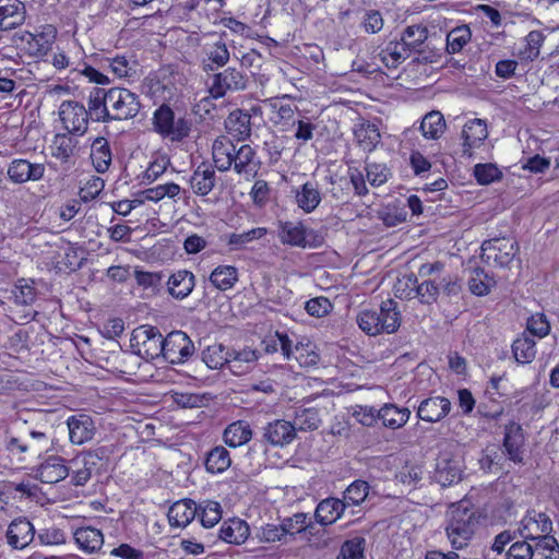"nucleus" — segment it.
<instances>
[{"mask_svg": "<svg viewBox=\"0 0 559 559\" xmlns=\"http://www.w3.org/2000/svg\"><path fill=\"white\" fill-rule=\"evenodd\" d=\"M87 105L91 119L95 122L133 119L141 109L139 96L124 87H94Z\"/></svg>", "mask_w": 559, "mask_h": 559, "instance_id": "obj_1", "label": "nucleus"}, {"mask_svg": "<svg viewBox=\"0 0 559 559\" xmlns=\"http://www.w3.org/2000/svg\"><path fill=\"white\" fill-rule=\"evenodd\" d=\"M358 326L370 336L394 333L401 325V312L393 299L381 302L379 309H362L356 317Z\"/></svg>", "mask_w": 559, "mask_h": 559, "instance_id": "obj_2", "label": "nucleus"}, {"mask_svg": "<svg viewBox=\"0 0 559 559\" xmlns=\"http://www.w3.org/2000/svg\"><path fill=\"white\" fill-rule=\"evenodd\" d=\"M477 520L475 513L467 508H455L451 512L447 535L454 549L466 547L472 539Z\"/></svg>", "mask_w": 559, "mask_h": 559, "instance_id": "obj_3", "label": "nucleus"}, {"mask_svg": "<svg viewBox=\"0 0 559 559\" xmlns=\"http://www.w3.org/2000/svg\"><path fill=\"white\" fill-rule=\"evenodd\" d=\"M153 126L157 133L173 142L182 141L191 131V121L186 117L176 119L174 110L165 104L155 110Z\"/></svg>", "mask_w": 559, "mask_h": 559, "instance_id": "obj_4", "label": "nucleus"}, {"mask_svg": "<svg viewBox=\"0 0 559 559\" xmlns=\"http://www.w3.org/2000/svg\"><path fill=\"white\" fill-rule=\"evenodd\" d=\"M278 238L282 243L299 248H318L323 237L313 229H308L301 222H284L280 224Z\"/></svg>", "mask_w": 559, "mask_h": 559, "instance_id": "obj_5", "label": "nucleus"}, {"mask_svg": "<svg viewBox=\"0 0 559 559\" xmlns=\"http://www.w3.org/2000/svg\"><path fill=\"white\" fill-rule=\"evenodd\" d=\"M519 252L518 242L511 237H493L481 243V259L496 265L508 266Z\"/></svg>", "mask_w": 559, "mask_h": 559, "instance_id": "obj_6", "label": "nucleus"}, {"mask_svg": "<svg viewBox=\"0 0 559 559\" xmlns=\"http://www.w3.org/2000/svg\"><path fill=\"white\" fill-rule=\"evenodd\" d=\"M59 117L71 135H83L88 128V107L75 100H63L59 107Z\"/></svg>", "mask_w": 559, "mask_h": 559, "instance_id": "obj_7", "label": "nucleus"}, {"mask_svg": "<svg viewBox=\"0 0 559 559\" xmlns=\"http://www.w3.org/2000/svg\"><path fill=\"white\" fill-rule=\"evenodd\" d=\"M163 357L173 365L185 364L194 354V344L183 331H173L164 338Z\"/></svg>", "mask_w": 559, "mask_h": 559, "instance_id": "obj_8", "label": "nucleus"}, {"mask_svg": "<svg viewBox=\"0 0 559 559\" xmlns=\"http://www.w3.org/2000/svg\"><path fill=\"white\" fill-rule=\"evenodd\" d=\"M247 84V75L241 70L229 67L213 75L209 92L211 97L218 99L228 92L243 91Z\"/></svg>", "mask_w": 559, "mask_h": 559, "instance_id": "obj_9", "label": "nucleus"}, {"mask_svg": "<svg viewBox=\"0 0 559 559\" xmlns=\"http://www.w3.org/2000/svg\"><path fill=\"white\" fill-rule=\"evenodd\" d=\"M164 338L156 326L141 325L133 330L131 343L138 347L139 353L154 359L163 355Z\"/></svg>", "mask_w": 559, "mask_h": 559, "instance_id": "obj_10", "label": "nucleus"}, {"mask_svg": "<svg viewBox=\"0 0 559 559\" xmlns=\"http://www.w3.org/2000/svg\"><path fill=\"white\" fill-rule=\"evenodd\" d=\"M519 532L524 539L538 542L542 536L551 535L552 521L545 512L528 510L520 523Z\"/></svg>", "mask_w": 559, "mask_h": 559, "instance_id": "obj_11", "label": "nucleus"}, {"mask_svg": "<svg viewBox=\"0 0 559 559\" xmlns=\"http://www.w3.org/2000/svg\"><path fill=\"white\" fill-rule=\"evenodd\" d=\"M105 454L104 449L95 451H86L71 460V465L74 467L72 473L71 483L74 486H84L92 477L93 471L97 467L98 462Z\"/></svg>", "mask_w": 559, "mask_h": 559, "instance_id": "obj_12", "label": "nucleus"}, {"mask_svg": "<svg viewBox=\"0 0 559 559\" xmlns=\"http://www.w3.org/2000/svg\"><path fill=\"white\" fill-rule=\"evenodd\" d=\"M524 444L525 436L522 426L513 420L504 425L502 445L510 461L523 464Z\"/></svg>", "mask_w": 559, "mask_h": 559, "instance_id": "obj_13", "label": "nucleus"}, {"mask_svg": "<svg viewBox=\"0 0 559 559\" xmlns=\"http://www.w3.org/2000/svg\"><path fill=\"white\" fill-rule=\"evenodd\" d=\"M296 438V426L290 421L276 419L263 427L262 440L274 447H284Z\"/></svg>", "mask_w": 559, "mask_h": 559, "instance_id": "obj_14", "label": "nucleus"}, {"mask_svg": "<svg viewBox=\"0 0 559 559\" xmlns=\"http://www.w3.org/2000/svg\"><path fill=\"white\" fill-rule=\"evenodd\" d=\"M45 166L39 163H31L27 159H14L8 167V176L14 183L37 181L44 177Z\"/></svg>", "mask_w": 559, "mask_h": 559, "instance_id": "obj_15", "label": "nucleus"}, {"mask_svg": "<svg viewBox=\"0 0 559 559\" xmlns=\"http://www.w3.org/2000/svg\"><path fill=\"white\" fill-rule=\"evenodd\" d=\"M463 155L473 156V151L483 145L488 138L487 124L481 119H473L466 122L462 130Z\"/></svg>", "mask_w": 559, "mask_h": 559, "instance_id": "obj_16", "label": "nucleus"}, {"mask_svg": "<svg viewBox=\"0 0 559 559\" xmlns=\"http://www.w3.org/2000/svg\"><path fill=\"white\" fill-rule=\"evenodd\" d=\"M451 411V402L443 396H431L420 402L417 417L427 423H438L445 418Z\"/></svg>", "mask_w": 559, "mask_h": 559, "instance_id": "obj_17", "label": "nucleus"}, {"mask_svg": "<svg viewBox=\"0 0 559 559\" xmlns=\"http://www.w3.org/2000/svg\"><path fill=\"white\" fill-rule=\"evenodd\" d=\"M69 440L72 444L81 445L93 439L95 425L93 419L85 414L72 415L67 419Z\"/></svg>", "mask_w": 559, "mask_h": 559, "instance_id": "obj_18", "label": "nucleus"}, {"mask_svg": "<svg viewBox=\"0 0 559 559\" xmlns=\"http://www.w3.org/2000/svg\"><path fill=\"white\" fill-rule=\"evenodd\" d=\"M8 544L14 549H23L28 546L35 537L33 524L25 518L13 520L7 531Z\"/></svg>", "mask_w": 559, "mask_h": 559, "instance_id": "obj_19", "label": "nucleus"}, {"mask_svg": "<svg viewBox=\"0 0 559 559\" xmlns=\"http://www.w3.org/2000/svg\"><path fill=\"white\" fill-rule=\"evenodd\" d=\"M26 17L25 4L20 0H0V31L22 25Z\"/></svg>", "mask_w": 559, "mask_h": 559, "instance_id": "obj_20", "label": "nucleus"}, {"mask_svg": "<svg viewBox=\"0 0 559 559\" xmlns=\"http://www.w3.org/2000/svg\"><path fill=\"white\" fill-rule=\"evenodd\" d=\"M70 472L61 456H48L37 468V478L45 484H56L63 480Z\"/></svg>", "mask_w": 559, "mask_h": 559, "instance_id": "obj_21", "label": "nucleus"}, {"mask_svg": "<svg viewBox=\"0 0 559 559\" xmlns=\"http://www.w3.org/2000/svg\"><path fill=\"white\" fill-rule=\"evenodd\" d=\"M194 286L195 276L188 270H178L173 273L167 281V290L169 295L177 300H182L188 297Z\"/></svg>", "mask_w": 559, "mask_h": 559, "instance_id": "obj_22", "label": "nucleus"}, {"mask_svg": "<svg viewBox=\"0 0 559 559\" xmlns=\"http://www.w3.org/2000/svg\"><path fill=\"white\" fill-rule=\"evenodd\" d=\"M223 33L218 40L214 43L205 44L203 51L207 58V61L203 62V70L205 72H212L217 68H222L229 61L230 53L226 43L223 40Z\"/></svg>", "mask_w": 559, "mask_h": 559, "instance_id": "obj_23", "label": "nucleus"}, {"mask_svg": "<svg viewBox=\"0 0 559 559\" xmlns=\"http://www.w3.org/2000/svg\"><path fill=\"white\" fill-rule=\"evenodd\" d=\"M215 170L209 163H201L190 178L192 191L201 197L207 195L215 187Z\"/></svg>", "mask_w": 559, "mask_h": 559, "instance_id": "obj_24", "label": "nucleus"}, {"mask_svg": "<svg viewBox=\"0 0 559 559\" xmlns=\"http://www.w3.org/2000/svg\"><path fill=\"white\" fill-rule=\"evenodd\" d=\"M197 514V503L191 499H182L169 508L167 518L171 526L186 527Z\"/></svg>", "mask_w": 559, "mask_h": 559, "instance_id": "obj_25", "label": "nucleus"}, {"mask_svg": "<svg viewBox=\"0 0 559 559\" xmlns=\"http://www.w3.org/2000/svg\"><path fill=\"white\" fill-rule=\"evenodd\" d=\"M353 132L358 146L368 153L372 152L381 141L378 127L367 120L355 124Z\"/></svg>", "mask_w": 559, "mask_h": 559, "instance_id": "obj_26", "label": "nucleus"}, {"mask_svg": "<svg viewBox=\"0 0 559 559\" xmlns=\"http://www.w3.org/2000/svg\"><path fill=\"white\" fill-rule=\"evenodd\" d=\"M225 128L238 141H245L251 135V115L245 110L236 109L226 118Z\"/></svg>", "mask_w": 559, "mask_h": 559, "instance_id": "obj_27", "label": "nucleus"}, {"mask_svg": "<svg viewBox=\"0 0 559 559\" xmlns=\"http://www.w3.org/2000/svg\"><path fill=\"white\" fill-rule=\"evenodd\" d=\"M378 416L385 428L396 430L408 421L411 411L407 407H399L396 404L386 403L378 409Z\"/></svg>", "mask_w": 559, "mask_h": 559, "instance_id": "obj_28", "label": "nucleus"}, {"mask_svg": "<svg viewBox=\"0 0 559 559\" xmlns=\"http://www.w3.org/2000/svg\"><path fill=\"white\" fill-rule=\"evenodd\" d=\"M346 510V502L337 498L322 500L314 511V518L321 525L334 523Z\"/></svg>", "mask_w": 559, "mask_h": 559, "instance_id": "obj_29", "label": "nucleus"}, {"mask_svg": "<svg viewBox=\"0 0 559 559\" xmlns=\"http://www.w3.org/2000/svg\"><path fill=\"white\" fill-rule=\"evenodd\" d=\"M250 535V528L246 521L230 519L225 521L219 530V538L228 544L241 545Z\"/></svg>", "mask_w": 559, "mask_h": 559, "instance_id": "obj_30", "label": "nucleus"}, {"mask_svg": "<svg viewBox=\"0 0 559 559\" xmlns=\"http://www.w3.org/2000/svg\"><path fill=\"white\" fill-rule=\"evenodd\" d=\"M253 436L251 426L246 420H236L229 424L223 433L224 442L230 448H239L248 443Z\"/></svg>", "mask_w": 559, "mask_h": 559, "instance_id": "obj_31", "label": "nucleus"}, {"mask_svg": "<svg viewBox=\"0 0 559 559\" xmlns=\"http://www.w3.org/2000/svg\"><path fill=\"white\" fill-rule=\"evenodd\" d=\"M260 160L257 158L255 150L249 144H241L238 147V159L235 171L246 178L254 177L260 169Z\"/></svg>", "mask_w": 559, "mask_h": 559, "instance_id": "obj_32", "label": "nucleus"}, {"mask_svg": "<svg viewBox=\"0 0 559 559\" xmlns=\"http://www.w3.org/2000/svg\"><path fill=\"white\" fill-rule=\"evenodd\" d=\"M74 539L80 549L93 554L104 545V535L100 530L92 526L80 527L74 532Z\"/></svg>", "mask_w": 559, "mask_h": 559, "instance_id": "obj_33", "label": "nucleus"}, {"mask_svg": "<svg viewBox=\"0 0 559 559\" xmlns=\"http://www.w3.org/2000/svg\"><path fill=\"white\" fill-rule=\"evenodd\" d=\"M409 49L404 46V41L390 40L380 51L379 57L386 68H396L403 61L411 57Z\"/></svg>", "mask_w": 559, "mask_h": 559, "instance_id": "obj_34", "label": "nucleus"}, {"mask_svg": "<svg viewBox=\"0 0 559 559\" xmlns=\"http://www.w3.org/2000/svg\"><path fill=\"white\" fill-rule=\"evenodd\" d=\"M231 151L234 152V143L229 138L221 135L214 140L212 145V156L215 167L219 171L225 173L231 169V164H229Z\"/></svg>", "mask_w": 559, "mask_h": 559, "instance_id": "obj_35", "label": "nucleus"}, {"mask_svg": "<svg viewBox=\"0 0 559 559\" xmlns=\"http://www.w3.org/2000/svg\"><path fill=\"white\" fill-rule=\"evenodd\" d=\"M428 39V28L420 24L407 26L401 34V40L411 53H423L424 44Z\"/></svg>", "mask_w": 559, "mask_h": 559, "instance_id": "obj_36", "label": "nucleus"}, {"mask_svg": "<svg viewBox=\"0 0 559 559\" xmlns=\"http://www.w3.org/2000/svg\"><path fill=\"white\" fill-rule=\"evenodd\" d=\"M231 464L229 451L223 445L212 448L205 457V468L211 474L225 472Z\"/></svg>", "mask_w": 559, "mask_h": 559, "instance_id": "obj_37", "label": "nucleus"}, {"mask_svg": "<svg viewBox=\"0 0 559 559\" xmlns=\"http://www.w3.org/2000/svg\"><path fill=\"white\" fill-rule=\"evenodd\" d=\"M228 368L235 374L246 373L258 359L257 352L250 348L241 350L229 349Z\"/></svg>", "mask_w": 559, "mask_h": 559, "instance_id": "obj_38", "label": "nucleus"}, {"mask_svg": "<svg viewBox=\"0 0 559 559\" xmlns=\"http://www.w3.org/2000/svg\"><path fill=\"white\" fill-rule=\"evenodd\" d=\"M237 281L238 270L233 265H219L210 275L212 285L222 292L233 288Z\"/></svg>", "mask_w": 559, "mask_h": 559, "instance_id": "obj_39", "label": "nucleus"}, {"mask_svg": "<svg viewBox=\"0 0 559 559\" xmlns=\"http://www.w3.org/2000/svg\"><path fill=\"white\" fill-rule=\"evenodd\" d=\"M462 469L455 461L440 460L437 463L435 478L441 486H449L461 479Z\"/></svg>", "mask_w": 559, "mask_h": 559, "instance_id": "obj_40", "label": "nucleus"}, {"mask_svg": "<svg viewBox=\"0 0 559 559\" xmlns=\"http://www.w3.org/2000/svg\"><path fill=\"white\" fill-rule=\"evenodd\" d=\"M296 201L306 213H311L321 202V194L316 183L307 181L296 194Z\"/></svg>", "mask_w": 559, "mask_h": 559, "instance_id": "obj_41", "label": "nucleus"}, {"mask_svg": "<svg viewBox=\"0 0 559 559\" xmlns=\"http://www.w3.org/2000/svg\"><path fill=\"white\" fill-rule=\"evenodd\" d=\"M420 130L426 139H439L445 130V121L440 111H430L425 115Z\"/></svg>", "mask_w": 559, "mask_h": 559, "instance_id": "obj_42", "label": "nucleus"}, {"mask_svg": "<svg viewBox=\"0 0 559 559\" xmlns=\"http://www.w3.org/2000/svg\"><path fill=\"white\" fill-rule=\"evenodd\" d=\"M92 162L98 173H105L111 163V152L104 138H97L92 144Z\"/></svg>", "mask_w": 559, "mask_h": 559, "instance_id": "obj_43", "label": "nucleus"}, {"mask_svg": "<svg viewBox=\"0 0 559 559\" xmlns=\"http://www.w3.org/2000/svg\"><path fill=\"white\" fill-rule=\"evenodd\" d=\"M512 353L519 364H530L536 356V343L532 337L523 334L513 342Z\"/></svg>", "mask_w": 559, "mask_h": 559, "instance_id": "obj_44", "label": "nucleus"}, {"mask_svg": "<svg viewBox=\"0 0 559 559\" xmlns=\"http://www.w3.org/2000/svg\"><path fill=\"white\" fill-rule=\"evenodd\" d=\"M229 349L223 344H213L202 352V360L210 369H219L228 365Z\"/></svg>", "mask_w": 559, "mask_h": 559, "instance_id": "obj_45", "label": "nucleus"}, {"mask_svg": "<svg viewBox=\"0 0 559 559\" xmlns=\"http://www.w3.org/2000/svg\"><path fill=\"white\" fill-rule=\"evenodd\" d=\"M495 285L496 281L493 277L489 276L483 269L476 267L472 271L468 287L474 295L485 296Z\"/></svg>", "mask_w": 559, "mask_h": 559, "instance_id": "obj_46", "label": "nucleus"}, {"mask_svg": "<svg viewBox=\"0 0 559 559\" xmlns=\"http://www.w3.org/2000/svg\"><path fill=\"white\" fill-rule=\"evenodd\" d=\"M198 507V514L204 527H213L222 519V507L218 502L205 500Z\"/></svg>", "mask_w": 559, "mask_h": 559, "instance_id": "obj_47", "label": "nucleus"}, {"mask_svg": "<svg viewBox=\"0 0 559 559\" xmlns=\"http://www.w3.org/2000/svg\"><path fill=\"white\" fill-rule=\"evenodd\" d=\"M22 438L26 440V442L34 448L29 449L31 454H38L43 450H45L49 443V437L46 431L31 428L26 426V423L24 424V427L21 431Z\"/></svg>", "mask_w": 559, "mask_h": 559, "instance_id": "obj_48", "label": "nucleus"}, {"mask_svg": "<svg viewBox=\"0 0 559 559\" xmlns=\"http://www.w3.org/2000/svg\"><path fill=\"white\" fill-rule=\"evenodd\" d=\"M472 33L467 25H462L453 28L447 35V51L448 53H457L471 40Z\"/></svg>", "mask_w": 559, "mask_h": 559, "instance_id": "obj_49", "label": "nucleus"}, {"mask_svg": "<svg viewBox=\"0 0 559 559\" xmlns=\"http://www.w3.org/2000/svg\"><path fill=\"white\" fill-rule=\"evenodd\" d=\"M75 146L76 141L71 136V134H57L51 145L52 155L62 162H68V159L73 155Z\"/></svg>", "mask_w": 559, "mask_h": 559, "instance_id": "obj_50", "label": "nucleus"}, {"mask_svg": "<svg viewBox=\"0 0 559 559\" xmlns=\"http://www.w3.org/2000/svg\"><path fill=\"white\" fill-rule=\"evenodd\" d=\"M369 493V484L365 480L353 481L344 491L342 501L347 506H359Z\"/></svg>", "mask_w": 559, "mask_h": 559, "instance_id": "obj_51", "label": "nucleus"}, {"mask_svg": "<svg viewBox=\"0 0 559 559\" xmlns=\"http://www.w3.org/2000/svg\"><path fill=\"white\" fill-rule=\"evenodd\" d=\"M321 423L319 412L316 408H302L296 412L294 423L296 430H316Z\"/></svg>", "mask_w": 559, "mask_h": 559, "instance_id": "obj_52", "label": "nucleus"}, {"mask_svg": "<svg viewBox=\"0 0 559 559\" xmlns=\"http://www.w3.org/2000/svg\"><path fill=\"white\" fill-rule=\"evenodd\" d=\"M281 525L285 536H295L306 531L310 526V521L307 513L298 512L293 516L283 519Z\"/></svg>", "mask_w": 559, "mask_h": 559, "instance_id": "obj_53", "label": "nucleus"}, {"mask_svg": "<svg viewBox=\"0 0 559 559\" xmlns=\"http://www.w3.org/2000/svg\"><path fill=\"white\" fill-rule=\"evenodd\" d=\"M417 276L413 273L397 278L394 285L395 297L411 300L416 297Z\"/></svg>", "mask_w": 559, "mask_h": 559, "instance_id": "obj_54", "label": "nucleus"}, {"mask_svg": "<svg viewBox=\"0 0 559 559\" xmlns=\"http://www.w3.org/2000/svg\"><path fill=\"white\" fill-rule=\"evenodd\" d=\"M474 176L478 183L485 186L499 181L502 178V173L495 164H477L474 167Z\"/></svg>", "mask_w": 559, "mask_h": 559, "instance_id": "obj_55", "label": "nucleus"}, {"mask_svg": "<svg viewBox=\"0 0 559 559\" xmlns=\"http://www.w3.org/2000/svg\"><path fill=\"white\" fill-rule=\"evenodd\" d=\"M440 293L439 283L435 280H425L423 283H417L416 297L423 305H432L437 301Z\"/></svg>", "mask_w": 559, "mask_h": 559, "instance_id": "obj_56", "label": "nucleus"}, {"mask_svg": "<svg viewBox=\"0 0 559 559\" xmlns=\"http://www.w3.org/2000/svg\"><path fill=\"white\" fill-rule=\"evenodd\" d=\"M545 35L540 31H532L525 36V49L520 52L523 59L534 60L539 56Z\"/></svg>", "mask_w": 559, "mask_h": 559, "instance_id": "obj_57", "label": "nucleus"}, {"mask_svg": "<svg viewBox=\"0 0 559 559\" xmlns=\"http://www.w3.org/2000/svg\"><path fill=\"white\" fill-rule=\"evenodd\" d=\"M535 551L540 559H559L558 540L552 535L542 536V538L535 543Z\"/></svg>", "mask_w": 559, "mask_h": 559, "instance_id": "obj_58", "label": "nucleus"}, {"mask_svg": "<svg viewBox=\"0 0 559 559\" xmlns=\"http://www.w3.org/2000/svg\"><path fill=\"white\" fill-rule=\"evenodd\" d=\"M366 539L354 537L343 543L337 559H359L364 555Z\"/></svg>", "mask_w": 559, "mask_h": 559, "instance_id": "obj_59", "label": "nucleus"}, {"mask_svg": "<svg viewBox=\"0 0 559 559\" xmlns=\"http://www.w3.org/2000/svg\"><path fill=\"white\" fill-rule=\"evenodd\" d=\"M266 234V229L262 227L252 228L248 231H243L241 234H231L228 238V245L234 250H239L243 248L247 243L251 242L254 239H260Z\"/></svg>", "mask_w": 559, "mask_h": 559, "instance_id": "obj_60", "label": "nucleus"}, {"mask_svg": "<svg viewBox=\"0 0 559 559\" xmlns=\"http://www.w3.org/2000/svg\"><path fill=\"white\" fill-rule=\"evenodd\" d=\"M407 213L396 205H386L378 212V218L388 227H394L406 221Z\"/></svg>", "mask_w": 559, "mask_h": 559, "instance_id": "obj_61", "label": "nucleus"}, {"mask_svg": "<svg viewBox=\"0 0 559 559\" xmlns=\"http://www.w3.org/2000/svg\"><path fill=\"white\" fill-rule=\"evenodd\" d=\"M366 177L369 183L373 187H379L386 182L390 175L389 168L383 164H367Z\"/></svg>", "mask_w": 559, "mask_h": 559, "instance_id": "obj_62", "label": "nucleus"}, {"mask_svg": "<svg viewBox=\"0 0 559 559\" xmlns=\"http://www.w3.org/2000/svg\"><path fill=\"white\" fill-rule=\"evenodd\" d=\"M255 537L261 543H275V542L283 540L285 535L283 533L281 524L276 525V524L269 523V524L261 526L257 531Z\"/></svg>", "mask_w": 559, "mask_h": 559, "instance_id": "obj_63", "label": "nucleus"}, {"mask_svg": "<svg viewBox=\"0 0 559 559\" xmlns=\"http://www.w3.org/2000/svg\"><path fill=\"white\" fill-rule=\"evenodd\" d=\"M534 549L535 547L533 548V546L528 544L526 539L516 542L512 544L507 551L506 559H532Z\"/></svg>", "mask_w": 559, "mask_h": 559, "instance_id": "obj_64", "label": "nucleus"}]
</instances>
